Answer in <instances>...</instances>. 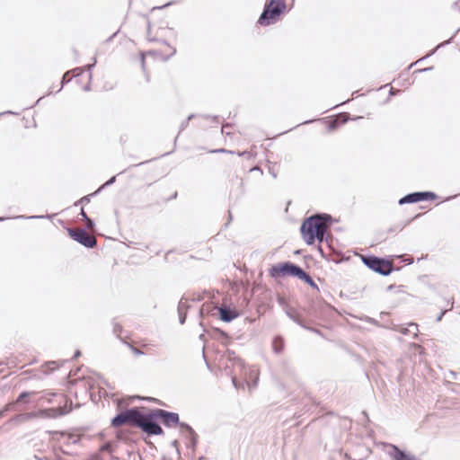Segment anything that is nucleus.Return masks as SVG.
<instances>
[{"label":"nucleus","mask_w":460,"mask_h":460,"mask_svg":"<svg viewBox=\"0 0 460 460\" xmlns=\"http://www.w3.org/2000/svg\"><path fill=\"white\" fill-rule=\"evenodd\" d=\"M157 420H161L163 425L168 429L178 427L189 432L192 431V427L189 423L181 421L179 413L160 408H154L149 409L148 422L154 425V428L148 429V437L164 434L163 428Z\"/></svg>","instance_id":"nucleus-1"},{"label":"nucleus","mask_w":460,"mask_h":460,"mask_svg":"<svg viewBox=\"0 0 460 460\" xmlns=\"http://www.w3.org/2000/svg\"><path fill=\"white\" fill-rule=\"evenodd\" d=\"M149 410L146 412L143 411L139 406H133L125 410L119 411L111 420V426L119 428L123 425H128L133 428L139 429L142 432L148 436V429L154 428L148 422Z\"/></svg>","instance_id":"nucleus-2"},{"label":"nucleus","mask_w":460,"mask_h":460,"mask_svg":"<svg viewBox=\"0 0 460 460\" xmlns=\"http://www.w3.org/2000/svg\"><path fill=\"white\" fill-rule=\"evenodd\" d=\"M39 401H46L49 403L53 402L55 397L58 398L59 405L40 411V414L47 418H58L69 413L72 411V401L66 397L63 394H58L50 391H42L39 393Z\"/></svg>","instance_id":"nucleus-3"},{"label":"nucleus","mask_w":460,"mask_h":460,"mask_svg":"<svg viewBox=\"0 0 460 460\" xmlns=\"http://www.w3.org/2000/svg\"><path fill=\"white\" fill-rule=\"evenodd\" d=\"M285 0H269L266 2L258 23L262 26H269L275 23L279 16L286 11Z\"/></svg>","instance_id":"nucleus-4"},{"label":"nucleus","mask_w":460,"mask_h":460,"mask_svg":"<svg viewBox=\"0 0 460 460\" xmlns=\"http://www.w3.org/2000/svg\"><path fill=\"white\" fill-rule=\"evenodd\" d=\"M361 261L366 267L381 276H389L393 271L399 270L391 261L385 257H378L373 254L361 256Z\"/></svg>","instance_id":"nucleus-5"},{"label":"nucleus","mask_w":460,"mask_h":460,"mask_svg":"<svg viewBox=\"0 0 460 460\" xmlns=\"http://www.w3.org/2000/svg\"><path fill=\"white\" fill-rule=\"evenodd\" d=\"M319 215H312L305 218L300 226V233L307 245H313L317 238L316 233L322 226Z\"/></svg>","instance_id":"nucleus-6"},{"label":"nucleus","mask_w":460,"mask_h":460,"mask_svg":"<svg viewBox=\"0 0 460 460\" xmlns=\"http://www.w3.org/2000/svg\"><path fill=\"white\" fill-rule=\"evenodd\" d=\"M304 270L297 264L287 261L272 265L269 270V274L273 279L285 277L299 278Z\"/></svg>","instance_id":"nucleus-7"},{"label":"nucleus","mask_w":460,"mask_h":460,"mask_svg":"<svg viewBox=\"0 0 460 460\" xmlns=\"http://www.w3.org/2000/svg\"><path fill=\"white\" fill-rule=\"evenodd\" d=\"M438 198V195L433 191H429V190L414 191V192L408 193V194L404 195L403 197H402L399 199L398 204L402 206L405 204H414V203H418L420 201H428V200L432 201V200H436Z\"/></svg>","instance_id":"nucleus-8"},{"label":"nucleus","mask_w":460,"mask_h":460,"mask_svg":"<svg viewBox=\"0 0 460 460\" xmlns=\"http://www.w3.org/2000/svg\"><path fill=\"white\" fill-rule=\"evenodd\" d=\"M68 235L76 243L86 248H94L97 245V240L92 235H87L85 228L74 229L71 227L66 228Z\"/></svg>","instance_id":"nucleus-9"},{"label":"nucleus","mask_w":460,"mask_h":460,"mask_svg":"<svg viewBox=\"0 0 460 460\" xmlns=\"http://www.w3.org/2000/svg\"><path fill=\"white\" fill-rule=\"evenodd\" d=\"M216 309L218 312L219 319L224 323H231L240 315L236 308H231L226 305H218L216 306Z\"/></svg>","instance_id":"nucleus-10"},{"label":"nucleus","mask_w":460,"mask_h":460,"mask_svg":"<svg viewBox=\"0 0 460 460\" xmlns=\"http://www.w3.org/2000/svg\"><path fill=\"white\" fill-rule=\"evenodd\" d=\"M39 392L36 391H23L22 392L12 403H14V407L17 411L22 410V405L30 403V398L34 395H38Z\"/></svg>","instance_id":"nucleus-11"},{"label":"nucleus","mask_w":460,"mask_h":460,"mask_svg":"<svg viewBox=\"0 0 460 460\" xmlns=\"http://www.w3.org/2000/svg\"><path fill=\"white\" fill-rule=\"evenodd\" d=\"M225 358L226 360L232 362V366L234 368H238L241 372L246 370L244 361L239 358L234 350L226 349L225 352Z\"/></svg>","instance_id":"nucleus-12"},{"label":"nucleus","mask_w":460,"mask_h":460,"mask_svg":"<svg viewBox=\"0 0 460 460\" xmlns=\"http://www.w3.org/2000/svg\"><path fill=\"white\" fill-rule=\"evenodd\" d=\"M180 433L188 440L187 447L192 451H195L199 442V435L196 433V431L193 429L192 431L190 432L180 429Z\"/></svg>","instance_id":"nucleus-13"},{"label":"nucleus","mask_w":460,"mask_h":460,"mask_svg":"<svg viewBox=\"0 0 460 460\" xmlns=\"http://www.w3.org/2000/svg\"><path fill=\"white\" fill-rule=\"evenodd\" d=\"M84 73V69L82 67H75L72 70L66 71L61 78V85L58 92H60L63 87L72 80V78L80 76Z\"/></svg>","instance_id":"nucleus-14"},{"label":"nucleus","mask_w":460,"mask_h":460,"mask_svg":"<svg viewBox=\"0 0 460 460\" xmlns=\"http://www.w3.org/2000/svg\"><path fill=\"white\" fill-rule=\"evenodd\" d=\"M50 433L58 435L60 438H65L64 446L77 445L81 441V437L75 434H70L66 431H51Z\"/></svg>","instance_id":"nucleus-15"},{"label":"nucleus","mask_w":460,"mask_h":460,"mask_svg":"<svg viewBox=\"0 0 460 460\" xmlns=\"http://www.w3.org/2000/svg\"><path fill=\"white\" fill-rule=\"evenodd\" d=\"M272 350L275 354L280 355L285 349V340L281 335H276L272 339Z\"/></svg>","instance_id":"nucleus-16"},{"label":"nucleus","mask_w":460,"mask_h":460,"mask_svg":"<svg viewBox=\"0 0 460 460\" xmlns=\"http://www.w3.org/2000/svg\"><path fill=\"white\" fill-rule=\"evenodd\" d=\"M212 332L214 333L215 337L220 340L221 343L225 346H227L230 343L231 338L228 335L227 332L223 331L220 328H213Z\"/></svg>","instance_id":"nucleus-17"},{"label":"nucleus","mask_w":460,"mask_h":460,"mask_svg":"<svg viewBox=\"0 0 460 460\" xmlns=\"http://www.w3.org/2000/svg\"><path fill=\"white\" fill-rule=\"evenodd\" d=\"M397 331L403 335L412 334L413 338H416L419 329L417 323H410L407 327H401Z\"/></svg>","instance_id":"nucleus-18"},{"label":"nucleus","mask_w":460,"mask_h":460,"mask_svg":"<svg viewBox=\"0 0 460 460\" xmlns=\"http://www.w3.org/2000/svg\"><path fill=\"white\" fill-rule=\"evenodd\" d=\"M298 279L304 281L314 289L319 290L318 285L313 279V278L306 271L303 270Z\"/></svg>","instance_id":"nucleus-19"},{"label":"nucleus","mask_w":460,"mask_h":460,"mask_svg":"<svg viewBox=\"0 0 460 460\" xmlns=\"http://www.w3.org/2000/svg\"><path fill=\"white\" fill-rule=\"evenodd\" d=\"M287 314L296 324L300 325L301 327H303L305 329H307V327L305 325L304 321H303L302 317L299 315V314H297L294 310H289L287 312Z\"/></svg>","instance_id":"nucleus-20"},{"label":"nucleus","mask_w":460,"mask_h":460,"mask_svg":"<svg viewBox=\"0 0 460 460\" xmlns=\"http://www.w3.org/2000/svg\"><path fill=\"white\" fill-rule=\"evenodd\" d=\"M53 215H46V216H16L13 217V219L24 218V219H41V218H52ZM11 217H0V222L5 221L6 219H10Z\"/></svg>","instance_id":"nucleus-21"},{"label":"nucleus","mask_w":460,"mask_h":460,"mask_svg":"<svg viewBox=\"0 0 460 460\" xmlns=\"http://www.w3.org/2000/svg\"><path fill=\"white\" fill-rule=\"evenodd\" d=\"M96 65V58H93V62L92 64H88L85 66V68L88 72V83L84 86V91L88 92L91 89V80H92V69Z\"/></svg>","instance_id":"nucleus-22"},{"label":"nucleus","mask_w":460,"mask_h":460,"mask_svg":"<svg viewBox=\"0 0 460 460\" xmlns=\"http://www.w3.org/2000/svg\"><path fill=\"white\" fill-rule=\"evenodd\" d=\"M100 192H97V190L95 191H93V193H90L88 195H85L84 197H82L80 199H78L77 201H75L74 203V206H78V205H85V204H88L90 203L91 199L93 197L98 195Z\"/></svg>","instance_id":"nucleus-23"},{"label":"nucleus","mask_w":460,"mask_h":460,"mask_svg":"<svg viewBox=\"0 0 460 460\" xmlns=\"http://www.w3.org/2000/svg\"><path fill=\"white\" fill-rule=\"evenodd\" d=\"M148 40L149 41H155V42H160L164 45H166L168 46L169 48L172 49V53L167 56L166 58H164V60H168L170 58H172V56H174L176 54V49L174 47H172L168 41L166 40H164V39H157V38H148Z\"/></svg>","instance_id":"nucleus-24"},{"label":"nucleus","mask_w":460,"mask_h":460,"mask_svg":"<svg viewBox=\"0 0 460 460\" xmlns=\"http://www.w3.org/2000/svg\"><path fill=\"white\" fill-rule=\"evenodd\" d=\"M316 235H317L316 241H318L319 243L327 241V239H328L327 227L322 225V226L319 227V230H317Z\"/></svg>","instance_id":"nucleus-25"},{"label":"nucleus","mask_w":460,"mask_h":460,"mask_svg":"<svg viewBox=\"0 0 460 460\" xmlns=\"http://www.w3.org/2000/svg\"><path fill=\"white\" fill-rule=\"evenodd\" d=\"M315 215H319V217H322L320 222L323 226L327 227V226H331L332 224V217L331 215L325 213H316Z\"/></svg>","instance_id":"nucleus-26"},{"label":"nucleus","mask_w":460,"mask_h":460,"mask_svg":"<svg viewBox=\"0 0 460 460\" xmlns=\"http://www.w3.org/2000/svg\"><path fill=\"white\" fill-rule=\"evenodd\" d=\"M8 411H17L14 403L10 402L0 410V419L4 418Z\"/></svg>","instance_id":"nucleus-27"},{"label":"nucleus","mask_w":460,"mask_h":460,"mask_svg":"<svg viewBox=\"0 0 460 460\" xmlns=\"http://www.w3.org/2000/svg\"><path fill=\"white\" fill-rule=\"evenodd\" d=\"M112 325H113V329H112V332L113 333L116 335L117 338H119V340H123V338L121 337V333L123 332V327L116 323L114 320L112 321Z\"/></svg>","instance_id":"nucleus-28"},{"label":"nucleus","mask_w":460,"mask_h":460,"mask_svg":"<svg viewBox=\"0 0 460 460\" xmlns=\"http://www.w3.org/2000/svg\"><path fill=\"white\" fill-rule=\"evenodd\" d=\"M449 41H450V40H447V41H444V42L438 44L434 49L430 50L429 54H427L425 57L421 58L420 59H419L417 61V63L420 62V61H422L425 58H428L431 57L432 55H434L436 53L437 49H438L439 48L448 44ZM415 64H416V62H415ZM413 65H414V63L411 64L410 67H411Z\"/></svg>","instance_id":"nucleus-29"},{"label":"nucleus","mask_w":460,"mask_h":460,"mask_svg":"<svg viewBox=\"0 0 460 460\" xmlns=\"http://www.w3.org/2000/svg\"><path fill=\"white\" fill-rule=\"evenodd\" d=\"M116 175L111 177L107 181H105L97 189V192H102L105 188L112 185L116 181Z\"/></svg>","instance_id":"nucleus-30"},{"label":"nucleus","mask_w":460,"mask_h":460,"mask_svg":"<svg viewBox=\"0 0 460 460\" xmlns=\"http://www.w3.org/2000/svg\"><path fill=\"white\" fill-rule=\"evenodd\" d=\"M195 117H196V115H195V114H190V115L187 117V119H184V120L181 123V125H180V130H179L178 135H179V134H181V132H182V131H183V130L188 127L190 120V119H193V118H195Z\"/></svg>","instance_id":"nucleus-31"},{"label":"nucleus","mask_w":460,"mask_h":460,"mask_svg":"<svg viewBox=\"0 0 460 460\" xmlns=\"http://www.w3.org/2000/svg\"><path fill=\"white\" fill-rule=\"evenodd\" d=\"M100 450H101L102 452H108V453H111V452L113 451V447H112L111 442L107 441V442L103 443V444L101 446Z\"/></svg>","instance_id":"nucleus-32"},{"label":"nucleus","mask_w":460,"mask_h":460,"mask_svg":"<svg viewBox=\"0 0 460 460\" xmlns=\"http://www.w3.org/2000/svg\"><path fill=\"white\" fill-rule=\"evenodd\" d=\"M183 299H184V297H182L179 301L178 306H177V311H184L187 313L188 309H189V305L186 302H183Z\"/></svg>","instance_id":"nucleus-33"},{"label":"nucleus","mask_w":460,"mask_h":460,"mask_svg":"<svg viewBox=\"0 0 460 460\" xmlns=\"http://www.w3.org/2000/svg\"><path fill=\"white\" fill-rule=\"evenodd\" d=\"M57 365V362L56 361H50V362H48L47 363V370L45 371L46 374H49V373H52L55 368H58V367L56 366Z\"/></svg>","instance_id":"nucleus-34"},{"label":"nucleus","mask_w":460,"mask_h":460,"mask_svg":"<svg viewBox=\"0 0 460 460\" xmlns=\"http://www.w3.org/2000/svg\"><path fill=\"white\" fill-rule=\"evenodd\" d=\"M33 416V413H20L15 416V420H29Z\"/></svg>","instance_id":"nucleus-35"},{"label":"nucleus","mask_w":460,"mask_h":460,"mask_svg":"<svg viewBox=\"0 0 460 460\" xmlns=\"http://www.w3.org/2000/svg\"><path fill=\"white\" fill-rule=\"evenodd\" d=\"M179 322L181 324H184L187 319V313L184 311H178Z\"/></svg>","instance_id":"nucleus-36"},{"label":"nucleus","mask_w":460,"mask_h":460,"mask_svg":"<svg viewBox=\"0 0 460 460\" xmlns=\"http://www.w3.org/2000/svg\"><path fill=\"white\" fill-rule=\"evenodd\" d=\"M231 378H232L233 385L235 387V389H239L240 387H243V384H241V383L238 381V379H237V377H236V376H235V375H233Z\"/></svg>","instance_id":"nucleus-37"},{"label":"nucleus","mask_w":460,"mask_h":460,"mask_svg":"<svg viewBox=\"0 0 460 460\" xmlns=\"http://www.w3.org/2000/svg\"><path fill=\"white\" fill-rule=\"evenodd\" d=\"M452 308H453V303L451 304V307L449 308V310H451ZM447 311H448V309L441 310V312L436 318V322H440Z\"/></svg>","instance_id":"nucleus-38"},{"label":"nucleus","mask_w":460,"mask_h":460,"mask_svg":"<svg viewBox=\"0 0 460 460\" xmlns=\"http://www.w3.org/2000/svg\"><path fill=\"white\" fill-rule=\"evenodd\" d=\"M448 376H451L455 380H458L459 376H460V370L459 371L449 370Z\"/></svg>","instance_id":"nucleus-39"},{"label":"nucleus","mask_w":460,"mask_h":460,"mask_svg":"<svg viewBox=\"0 0 460 460\" xmlns=\"http://www.w3.org/2000/svg\"><path fill=\"white\" fill-rule=\"evenodd\" d=\"M85 224H86V228L88 229H93L95 227V222L93 221V219H92L91 217H89L86 221H84Z\"/></svg>","instance_id":"nucleus-40"},{"label":"nucleus","mask_w":460,"mask_h":460,"mask_svg":"<svg viewBox=\"0 0 460 460\" xmlns=\"http://www.w3.org/2000/svg\"><path fill=\"white\" fill-rule=\"evenodd\" d=\"M130 349L132 350V352L136 355H144V351L141 350L140 349L137 348V347H134V346H130Z\"/></svg>","instance_id":"nucleus-41"},{"label":"nucleus","mask_w":460,"mask_h":460,"mask_svg":"<svg viewBox=\"0 0 460 460\" xmlns=\"http://www.w3.org/2000/svg\"><path fill=\"white\" fill-rule=\"evenodd\" d=\"M175 2H168V3H166V4H164L161 5V6H155V7L152 8V11L156 10V9L161 10V9L166 8V7L173 4Z\"/></svg>","instance_id":"nucleus-42"},{"label":"nucleus","mask_w":460,"mask_h":460,"mask_svg":"<svg viewBox=\"0 0 460 460\" xmlns=\"http://www.w3.org/2000/svg\"><path fill=\"white\" fill-rule=\"evenodd\" d=\"M79 215L81 216V217L84 221H86L89 218L88 215L86 214V212L84 209V207L81 208Z\"/></svg>","instance_id":"nucleus-43"},{"label":"nucleus","mask_w":460,"mask_h":460,"mask_svg":"<svg viewBox=\"0 0 460 460\" xmlns=\"http://www.w3.org/2000/svg\"><path fill=\"white\" fill-rule=\"evenodd\" d=\"M210 152L211 153H230V154H234L233 151H229V150H226L225 148L215 149V150H211Z\"/></svg>","instance_id":"nucleus-44"},{"label":"nucleus","mask_w":460,"mask_h":460,"mask_svg":"<svg viewBox=\"0 0 460 460\" xmlns=\"http://www.w3.org/2000/svg\"><path fill=\"white\" fill-rule=\"evenodd\" d=\"M171 446L174 448H176L177 452L180 453L179 451V446H180V443L177 439H174L171 442Z\"/></svg>","instance_id":"nucleus-45"},{"label":"nucleus","mask_w":460,"mask_h":460,"mask_svg":"<svg viewBox=\"0 0 460 460\" xmlns=\"http://www.w3.org/2000/svg\"><path fill=\"white\" fill-rule=\"evenodd\" d=\"M432 69H433V66H429V67H425V68H422V69H418L414 73L429 72V71H431Z\"/></svg>","instance_id":"nucleus-46"},{"label":"nucleus","mask_w":460,"mask_h":460,"mask_svg":"<svg viewBox=\"0 0 460 460\" xmlns=\"http://www.w3.org/2000/svg\"><path fill=\"white\" fill-rule=\"evenodd\" d=\"M230 127H231V125H230V124H228V123L224 124V125L222 126V133H223V134L229 135L230 133H229V132H226V131H225V128H230Z\"/></svg>","instance_id":"nucleus-47"},{"label":"nucleus","mask_w":460,"mask_h":460,"mask_svg":"<svg viewBox=\"0 0 460 460\" xmlns=\"http://www.w3.org/2000/svg\"><path fill=\"white\" fill-rule=\"evenodd\" d=\"M367 322L372 324L379 325L378 322L374 318L367 317Z\"/></svg>","instance_id":"nucleus-48"},{"label":"nucleus","mask_w":460,"mask_h":460,"mask_svg":"<svg viewBox=\"0 0 460 460\" xmlns=\"http://www.w3.org/2000/svg\"><path fill=\"white\" fill-rule=\"evenodd\" d=\"M118 32H119V31H115L111 36H110V37L106 40V41H107V42L111 41V40L116 37V35L118 34Z\"/></svg>","instance_id":"nucleus-49"},{"label":"nucleus","mask_w":460,"mask_h":460,"mask_svg":"<svg viewBox=\"0 0 460 460\" xmlns=\"http://www.w3.org/2000/svg\"><path fill=\"white\" fill-rule=\"evenodd\" d=\"M4 114L18 115L19 113H18V112L12 111H4V112H1V113H0V116L4 115Z\"/></svg>","instance_id":"nucleus-50"},{"label":"nucleus","mask_w":460,"mask_h":460,"mask_svg":"<svg viewBox=\"0 0 460 460\" xmlns=\"http://www.w3.org/2000/svg\"><path fill=\"white\" fill-rule=\"evenodd\" d=\"M317 251L319 252V253L321 254V256H322L323 258H324V257H325L324 252H323V248H322V246H321V245H318V247H317Z\"/></svg>","instance_id":"nucleus-51"},{"label":"nucleus","mask_w":460,"mask_h":460,"mask_svg":"<svg viewBox=\"0 0 460 460\" xmlns=\"http://www.w3.org/2000/svg\"><path fill=\"white\" fill-rule=\"evenodd\" d=\"M232 219H233L232 214H231V212H230V211H228V221H227V223H226V225H225V226H226V227H227V226H228V225H229V223L232 221Z\"/></svg>","instance_id":"nucleus-52"},{"label":"nucleus","mask_w":460,"mask_h":460,"mask_svg":"<svg viewBox=\"0 0 460 460\" xmlns=\"http://www.w3.org/2000/svg\"><path fill=\"white\" fill-rule=\"evenodd\" d=\"M237 155L239 156H244V155H247L248 157L250 156V154L247 151L238 152Z\"/></svg>","instance_id":"nucleus-53"},{"label":"nucleus","mask_w":460,"mask_h":460,"mask_svg":"<svg viewBox=\"0 0 460 460\" xmlns=\"http://www.w3.org/2000/svg\"><path fill=\"white\" fill-rule=\"evenodd\" d=\"M60 451H61V453H62V454H64V455H69V456H70V455H73V453H72V452H70V451H68V450H66V449H65V448H60Z\"/></svg>","instance_id":"nucleus-54"},{"label":"nucleus","mask_w":460,"mask_h":460,"mask_svg":"<svg viewBox=\"0 0 460 460\" xmlns=\"http://www.w3.org/2000/svg\"><path fill=\"white\" fill-rule=\"evenodd\" d=\"M34 458L37 459V460H49V458L47 456H39L37 455L34 456Z\"/></svg>","instance_id":"nucleus-55"},{"label":"nucleus","mask_w":460,"mask_h":460,"mask_svg":"<svg viewBox=\"0 0 460 460\" xmlns=\"http://www.w3.org/2000/svg\"><path fill=\"white\" fill-rule=\"evenodd\" d=\"M80 356H81V351L79 349H76L75 351V354H74V357L72 358V359L76 358H78Z\"/></svg>","instance_id":"nucleus-56"},{"label":"nucleus","mask_w":460,"mask_h":460,"mask_svg":"<svg viewBox=\"0 0 460 460\" xmlns=\"http://www.w3.org/2000/svg\"><path fill=\"white\" fill-rule=\"evenodd\" d=\"M150 32H151V24H150V22L148 21V22H147V39L150 38L149 37Z\"/></svg>","instance_id":"nucleus-57"},{"label":"nucleus","mask_w":460,"mask_h":460,"mask_svg":"<svg viewBox=\"0 0 460 460\" xmlns=\"http://www.w3.org/2000/svg\"><path fill=\"white\" fill-rule=\"evenodd\" d=\"M396 286L394 284H392V285H389L387 288H386V290L387 291H392Z\"/></svg>","instance_id":"nucleus-58"},{"label":"nucleus","mask_w":460,"mask_h":460,"mask_svg":"<svg viewBox=\"0 0 460 460\" xmlns=\"http://www.w3.org/2000/svg\"><path fill=\"white\" fill-rule=\"evenodd\" d=\"M211 119H213L214 122H219V116H212Z\"/></svg>","instance_id":"nucleus-59"},{"label":"nucleus","mask_w":460,"mask_h":460,"mask_svg":"<svg viewBox=\"0 0 460 460\" xmlns=\"http://www.w3.org/2000/svg\"><path fill=\"white\" fill-rule=\"evenodd\" d=\"M202 299H203L202 296L200 295H199L198 296L193 297L192 301H201Z\"/></svg>","instance_id":"nucleus-60"},{"label":"nucleus","mask_w":460,"mask_h":460,"mask_svg":"<svg viewBox=\"0 0 460 460\" xmlns=\"http://www.w3.org/2000/svg\"><path fill=\"white\" fill-rule=\"evenodd\" d=\"M250 171H251V172H252V171H260L261 172H262L261 169L260 167H258V166H255V167L251 168V169H250Z\"/></svg>","instance_id":"nucleus-61"},{"label":"nucleus","mask_w":460,"mask_h":460,"mask_svg":"<svg viewBox=\"0 0 460 460\" xmlns=\"http://www.w3.org/2000/svg\"><path fill=\"white\" fill-rule=\"evenodd\" d=\"M199 340H201V341H206V340H205V334H204V333H201V334L199 335Z\"/></svg>","instance_id":"nucleus-62"},{"label":"nucleus","mask_w":460,"mask_h":460,"mask_svg":"<svg viewBox=\"0 0 460 460\" xmlns=\"http://www.w3.org/2000/svg\"><path fill=\"white\" fill-rule=\"evenodd\" d=\"M202 118L206 119H211V115H201Z\"/></svg>","instance_id":"nucleus-63"},{"label":"nucleus","mask_w":460,"mask_h":460,"mask_svg":"<svg viewBox=\"0 0 460 460\" xmlns=\"http://www.w3.org/2000/svg\"><path fill=\"white\" fill-rule=\"evenodd\" d=\"M313 121H314V119H308V120H305V121L302 122L301 124H309V123H311Z\"/></svg>","instance_id":"nucleus-64"}]
</instances>
